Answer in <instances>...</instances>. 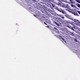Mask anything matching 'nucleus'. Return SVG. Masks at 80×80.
I'll return each mask as SVG.
<instances>
[{"label": "nucleus", "mask_w": 80, "mask_h": 80, "mask_svg": "<svg viewBox=\"0 0 80 80\" xmlns=\"http://www.w3.org/2000/svg\"><path fill=\"white\" fill-rule=\"evenodd\" d=\"M71 6L72 7H73V8H75L76 7L75 5L73 4H71Z\"/></svg>", "instance_id": "7"}, {"label": "nucleus", "mask_w": 80, "mask_h": 80, "mask_svg": "<svg viewBox=\"0 0 80 80\" xmlns=\"http://www.w3.org/2000/svg\"><path fill=\"white\" fill-rule=\"evenodd\" d=\"M62 7L63 8H67L69 10H70V8L69 7L68 4H64L62 6Z\"/></svg>", "instance_id": "1"}, {"label": "nucleus", "mask_w": 80, "mask_h": 80, "mask_svg": "<svg viewBox=\"0 0 80 80\" xmlns=\"http://www.w3.org/2000/svg\"><path fill=\"white\" fill-rule=\"evenodd\" d=\"M70 34L71 35H72V36H73V35H74L71 32L70 33Z\"/></svg>", "instance_id": "17"}, {"label": "nucleus", "mask_w": 80, "mask_h": 80, "mask_svg": "<svg viewBox=\"0 0 80 80\" xmlns=\"http://www.w3.org/2000/svg\"><path fill=\"white\" fill-rule=\"evenodd\" d=\"M52 15H53V14H52Z\"/></svg>", "instance_id": "34"}, {"label": "nucleus", "mask_w": 80, "mask_h": 80, "mask_svg": "<svg viewBox=\"0 0 80 80\" xmlns=\"http://www.w3.org/2000/svg\"><path fill=\"white\" fill-rule=\"evenodd\" d=\"M54 23H56V25H57V26H60V25H59V24L57 23V22H54Z\"/></svg>", "instance_id": "14"}, {"label": "nucleus", "mask_w": 80, "mask_h": 80, "mask_svg": "<svg viewBox=\"0 0 80 80\" xmlns=\"http://www.w3.org/2000/svg\"><path fill=\"white\" fill-rule=\"evenodd\" d=\"M68 12H70V13H72V12L70 10H68Z\"/></svg>", "instance_id": "19"}, {"label": "nucleus", "mask_w": 80, "mask_h": 80, "mask_svg": "<svg viewBox=\"0 0 80 80\" xmlns=\"http://www.w3.org/2000/svg\"><path fill=\"white\" fill-rule=\"evenodd\" d=\"M74 15L75 16L76 15V16H79V15L78 14L77 12H75V13H74Z\"/></svg>", "instance_id": "10"}, {"label": "nucleus", "mask_w": 80, "mask_h": 80, "mask_svg": "<svg viewBox=\"0 0 80 80\" xmlns=\"http://www.w3.org/2000/svg\"><path fill=\"white\" fill-rule=\"evenodd\" d=\"M43 17V18H45V17Z\"/></svg>", "instance_id": "32"}, {"label": "nucleus", "mask_w": 80, "mask_h": 80, "mask_svg": "<svg viewBox=\"0 0 80 80\" xmlns=\"http://www.w3.org/2000/svg\"><path fill=\"white\" fill-rule=\"evenodd\" d=\"M52 12H53V11H51Z\"/></svg>", "instance_id": "33"}, {"label": "nucleus", "mask_w": 80, "mask_h": 80, "mask_svg": "<svg viewBox=\"0 0 80 80\" xmlns=\"http://www.w3.org/2000/svg\"><path fill=\"white\" fill-rule=\"evenodd\" d=\"M74 41L76 42H77V40L76 39H74Z\"/></svg>", "instance_id": "20"}, {"label": "nucleus", "mask_w": 80, "mask_h": 80, "mask_svg": "<svg viewBox=\"0 0 80 80\" xmlns=\"http://www.w3.org/2000/svg\"><path fill=\"white\" fill-rule=\"evenodd\" d=\"M47 27H48V28H49V26H47Z\"/></svg>", "instance_id": "26"}, {"label": "nucleus", "mask_w": 80, "mask_h": 80, "mask_svg": "<svg viewBox=\"0 0 80 80\" xmlns=\"http://www.w3.org/2000/svg\"><path fill=\"white\" fill-rule=\"evenodd\" d=\"M76 5H77V7H78L79 8H80V4H79V3H77L76 4Z\"/></svg>", "instance_id": "9"}, {"label": "nucleus", "mask_w": 80, "mask_h": 80, "mask_svg": "<svg viewBox=\"0 0 80 80\" xmlns=\"http://www.w3.org/2000/svg\"><path fill=\"white\" fill-rule=\"evenodd\" d=\"M75 13V12H73V11H72V12H71V13H72V14H73V15H74Z\"/></svg>", "instance_id": "18"}, {"label": "nucleus", "mask_w": 80, "mask_h": 80, "mask_svg": "<svg viewBox=\"0 0 80 80\" xmlns=\"http://www.w3.org/2000/svg\"><path fill=\"white\" fill-rule=\"evenodd\" d=\"M59 12H61L63 14H65V13H66V12L63 11L62 9L59 10Z\"/></svg>", "instance_id": "4"}, {"label": "nucleus", "mask_w": 80, "mask_h": 80, "mask_svg": "<svg viewBox=\"0 0 80 80\" xmlns=\"http://www.w3.org/2000/svg\"><path fill=\"white\" fill-rule=\"evenodd\" d=\"M62 2H65V3H68L67 1H65L64 0H61Z\"/></svg>", "instance_id": "13"}, {"label": "nucleus", "mask_w": 80, "mask_h": 80, "mask_svg": "<svg viewBox=\"0 0 80 80\" xmlns=\"http://www.w3.org/2000/svg\"><path fill=\"white\" fill-rule=\"evenodd\" d=\"M72 30H73V31H74V29H73H73H72Z\"/></svg>", "instance_id": "28"}, {"label": "nucleus", "mask_w": 80, "mask_h": 80, "mask_svg": "<svg viewBox=\"0 0 80 80\" xmlns=\"http://www.w3.org/2000/svg\"><path fill=\"white\" fill-rule=\"evenodd\" d=\"M57 5H60V3H56Z\"/></svg>", "instance_id": "23"}, {"label": "nucleus", "mask_w": 80, "mask_h": 80, "mask_svg": "<svg viewBox=\"0 0 80 80\" xmlns=\"http://www.w3.org/2000/svg\"><path fill=\"white\" fill-rule=\"evenodd\" d=\"M70 23L71 24V25H72V26H73V27L75 26V25L73 24V22H70Z\"/></svg>", "instance_id": "11"}, {"label": "nucleus", "mask_w": 80, "mask_h": 80, "mask_svg": "<svg viewBox=\"0 0 80 80\" xmlns=\"http://www.w3.org/2000/svg\"><path fill=\"white\" fill-rule=\"evenodd\" d=\"M54 8H55V9H56V10H58V11L59 12L60 11V9H59V8H58L57 7H55Z\"/></svg>", "instance_id": "8"}, {"label": "nucleus", "mask_w": 80, "mask_h": 80, "mask_svg": "<svg viewBox=\"0 0 80 80\" xmlns=\"http://www.w3.org/2000/svg\"><path fill=\"white\" fill-rule=\"evenodd\" d=\"M65 17H66L67 18H70V16L68 14H66L65 15Z\"/></svg>", "instance_id": "6"}, {"label": "nucleus", "mask_w": 80, "mask_h": 80, "mask_svg": "<svg viewBox=\"0 0 80 80\" xmlns=\"http://www.w3.org/2000/svg\"><path fill=\"white\" fill-rule=\"evenodd\" d=\"M65 26L67 27H68V28H71V27L70 26Z\"/></svg>", "instance_id": "12"}, {"label": "nucleus", "mask_w": 80, "mask_h": 80, "mask_svg": "<svg viewBox=\"0 0 80 80\" xmlns=\"http://www.w3.org/2000/svg\"><path fill=\"white\" fill-rule=\"evenodd\" d=\"M71 3H73V4H75V2H73H73H72V1L71 2Z\"/></svg>", "instance_id": "16"}, {"label": "nucleus", "mask_w": 80, "mask_h": 80, "mask_svg": "<svg viewBox=\"0 0 80 80\" xmlns=\"http://www.w3.org/2000/svg\"><path fill=\"white\" fill-rule=\"evenodd\" d=\"M73 28H72V27H71L70 29H71V30H73Z\"/></svg>", "instance_id": "24"}, {"label": "nucleus", "mask_w": 80, "mask_h": 80, "mask_svg": "<svg viewBox=\"0 0 80 80\" xmlns=\"http://www.w3.org/2000/svg\"><path fill=\"white\" fill-rule=\"evenodd\" d=\"M53 7H55V5L53 4H52Z\"/></svg>", "instance_id": "21"}, {"label": "nucleus", "mask_w": 80, "mask_h": 80, "mask_svg": "<svg viewBox=\"0 0 80 80\" xmlns=\"http://www.w3.org/2000/svg\"><path fill=\"white\" fill-rule=\"evenodd\" d=\"M65 22H66L65 23V24H66V25H67V21H65Z\"/></svg>", "instance_id": "22"}, {"label": "nucleus", "mask_w": 80, "mask_h": 80, "mask_svg": "<svg viewBox=\"0 0 80 80\" xmlns=\"http://www.w3.org/2000/svg\"><path fill=\"white\" fill-rule=\"evenodd\" d=\"M44 24H45V25H47V23H46L44 22Z\"/></svg>", "instance_id": "25"}, {"label": "nucleus", "mask_w": 80, "mask_h": 80, "mask_svg": "<svg viewBox=\"0 0 80 80\" xmlns=\"http://www.w3.org/2000/svg\"><path fill=\"white\" fill-rule=\"evenodd\" d=\"M58 38H60V40H63L64 41V42H65L66 43L67 42H65V41L64 40V39H63V38H62V37L59 36V35H58Z\"/></svg>", "instance_id": "2"}, {"label": "nucleus", "mask_w": 80, "mask_h": 80, "mask_svg": "<svg viewBox=\"0 0 80 80\" xmlns=\"http://www.w3.org/2000/svg\"><path fill=\"white\" fill-rule=\"evenodd\" d=\"M72 20V19H71Z\"/></svg>", "instance_id": "35"}, {"label": "nucleus", "mask_w": 80, "mask_h": 80, "mask_svg": "<svg viewBox=\"0 0 80 80\" xmlns=\"http://www.w3.org/2000/svg\"><path fill=\"white\" fill-rule=\"evenodd\" d=\"M55 29H57V28H55Z\"/></svg>", "instance_id": "29"}, {"label": "nucleus", "mask_w": 80, "mask_h": 80, "mask_svg": "<svg viewBox=\"0 0 80 80\" xmlns=\"http://www.w3.org/2000/svg\"><path fill=\"white\" fill-rule=\"evenodd\" d=\"M51 8V9H52V8Z\"/></svg>", "instance_id": "31"}, {"label": "nucleus", "mask_w": 80, "mask_h": 80, "mask_svg": "<svg viewBox=\"0 0 80 80\" xmlns=\"http://www.w3.org/2000/svg\"><path fill=\"white\" fill-rule=\"evenodd\" d=\"M77 2H78V3H80V1L79 0H75Z\"/></svg>", "instance_id": "15"}, {"label": "nucleus", "mask_w": 80, "mask_h": 80, "mask_svg": "<svg viewBox=\"0 0 80 80\" xmlns=\"http://www.w3.org/2000/svg\"><path fill=\"white\" fill-rule=\"evenodd\" d=\"M34 17H36V16L35 15H34Z\"/></svg>", "instance_id": "30"}, {"label": "nucleus", "mask_w": 80, "mask_h": 80, "mask_svg": "<svg viewBox=\"0 0 80 80\" xmlns=\"http://www.w3.org/2000/svg\"><path fill=\"white\" fill-rule=\"evenodd\" d=\"M57 15L58 17H61L62 18V19H64V18H65V17H63V15H62L61 14H58Z\"/></svg>", "instance_id": "5"}, {"label": "nucleus", "mask_w": 80, "mask_h": 80, "mask_svg": "<svg viewBox=\"0 0 80 80\" xmlns=\"http://www.w3.org/2000/svg\"><path fill=\"white\" fill-rule=\"evenodd\" d=\"M65 10H68V9H65Z\"/></svg>", "instance_id": "27"}, {"label": "nucleus", "mask_w": 80, "mask_h": 80, "mask_svg": "<svg viewBox=\"0 0 80 80\" xmlns=\"http://www.w3.org/2000/svg\"><path fill=\"white\" fill-rule=\"evenodd\" d=\"M74 22H75V23H77L78 25H80V22H79L78 20L75 19L74 20Z\"/></svg>", "instance_id": "3"}]
</instances>
